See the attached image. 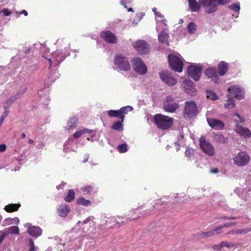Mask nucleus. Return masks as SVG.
<instances>
[{"instance_id":"nucleus-1","label":"nucleus","mask_w":251,"mask_h":251,"mask_svg":"<svg viewBox=\"0 0 251 251\" xmlns=\"http://www.w3.org/2000/svg\"><path fill=\"white\" fill-rule=\"evenodd\" d=\"M153 119L156 126L163 130L169 129L174 124L173 118L160 113L154 115Z\"/></svg>"},{"instance_id":"nucleus-2","label":"nucleus","mask_w":251,"mask_h":251,"mask_svg":"<svg viewBox=\"0 0 251 251\" xmlns=\"http://www.w3.org/2000/svg\"><path fill=\"white\" fill-rule=\"evenodd\" d=\"M230 1V0H199L200 4L205 7V11L208 14L216 11L218 5H226Z\"/></svg>"},{"instance_id":"nucleus-3","label":"nucleus","mask_w":251,"mask_h":251,"mask_svg":"<svg viewBox=\"0 0 251 251\" xmlns=\"http://www.w3.org/2000/svg\"><path fill=\"white\" fill-rule=\"evenodd\" d=\"M197 114L198 107L196 102L193 100L186 101L183 111V116L184 119L190 120Z\"/></svg>"},{"instance_id":"nucleus-4","label":"nucleus","mask_w":251,"mask_h":251,"mask_svg":"<svg viewBox=\"0 0 251 251\" xmlns=\"http://www.w3.org/2000/svg\"><path fill=\"white\" fill-rule=\"evenodd\" d=\"M114 65L121 71H126L130 69L128 58L121 54H117L114 59Z\"/></svg>"},{"instance_id":"nucleus-5","label":"nucleus","mask_w":251,"mask_h":251,"mask_svg":"<svg viewBox=\"0 0 251 251\" xmlns=\"http://www.w3.org/2000/svg\"><path fill=\"white\" fill-rule=\"evenodd\" d=\"M151 207L152 208L151 209V210L149 211L148 205L147 209H146L145 210H142V206H139L137 208L130 211V212L128 213L127 216L129 217L128 219H130V220H133L139 218L141 217L148 215L151 213V211H152L153 210H154V205L151 206Z\"/></svg>"},{"instance_id":"nucleus-6","label":"nucleus","mask_w":251,"mask_h":251,"mask_svg":"<svg viewBox=\"0 0 251 251\" xmlns=\"http://www.w3.org/2000/svg\"><path fill=\"white\" fill-rule=\"evenodd\" d=\"M233 160L236 165L242 167L249 163L250 157L247 152L242 151L233 157Z\"/></svg>"},{"instance_id":"nucleus-7","label":"nucleus","mask_w":251,"mask_h":251,"mask_svg":"<svg viewBox=\"0 0 251 251\" xmlns=\"http://www.w3.org/2000/svg\"><path fill=\"white\" fill-rule=\"evenodd\" d=\"M169 63L171 69L176 72L180 73L183 69V62L177 56L169 54L168 56Z\"/></svg>"},{"instance_id":"nucleus-8","label":"nucleus","mask_w":251,"mask_h":251,"mask_svg":"<svg viewBox=\"0 0 251 251\" xmlns=\"http://www.w3.org/2000/svg\"><path fill=\"white\" fill-rule=\"evenodd\" d=\"M133 107L131 106H124L118 110H110L107 111L108 115L110 117H118L120 119H125V115L128 112L132 111Z\"/></svg>"},{"instance_id":"nucleus-9","label":"nucleus","mask_w":251,"mask_h":251,"mask_svg":"<svg viewBox=\"0 0 251 251\" xmlns=\"http://www.w3.org/2000/svg\"><path fill=\"white\" fill-rule=\"evenodd\" d=\"M163 109L169 113L175 112L179 107V104L170 96L166 97L163 104Z\"/></svg>"},{"instance_id":"nucleus-10","label":"nucleus","mask_w":251,"mask_h":251,"mask_svg":"<svg viewBox=\"0 0 251 251\" xmlns=\"http://www.w3.org/2000/svg\"><path fill=\"white\" fill-rule=\"evenodd\" d=\"M199 142L200 147L204 153L209 156H213L215 154L214 148L206 140L205 137H201Z\"/></svg>"},{"instance_id":"nucleus-11","label":"nucleus","mask_w":251,"mask_h":251,"mask_svg":"<svg viewBox=\"0 0 251 251\" xmlns=\"http://www.w3.org/2000/svg\"><path fill=\"white\" fill-rule=\"evenodd\" d=\"M132 67L134 71L140 75L147 73V68L141 59L136 57L132 60Z\"/></svg>"},{"instance_id":"nucleus-12","label":"nucleus","mask_w":251,"mask_h":251,"mask_svg":"<svg viewBox=\"0 0 251 251\" xmlns=\"http://www.w3.org/2000/svg\"><path fill=\"white\" fill-rule=\"evenodd\" d=\"M132 45L139 54H147L149 50V45L144 40H140L134 42Z\"/></svg>"},{"instance_id":"nucleus-13","label":"nucleus","mask_w":251,"mask_h":251,"mask_svg":"<svg viewBox=\"0 0 251 251\" xmlns=\"http://www.w3.org/2000/svg\"><path fill=\"white\" fill-rule=\"evenodd\" d=\"M159 76L161 80L169 86H174L176 83V80L168 71L161 72Z\"/></svg>"},{"instance_id":"nucleus-14","label":"nucleus","mask_w":251,"mask_h":251,"mask_svg":"<svg viewBox=\"0 0 251 251\" xmlns=\"http://www.w3.org/2000/svg\"><path fill=\"white\" fill-rule=\"evenodd\" d=\"M202 68L201 66H190L187 68L189 76L194 80L198 81L200 79L201 73Z\"/></svg>"},{"instance_id":"nucleus-15","label":"nucleus","mask_w":251,"mask_h":251,"mask_svg":"<svg viewBox=\"0 0 251 251\" xmlns=\"http://www.w3.org/2000/svg\"><path fill=\"white\" fill-rule=\"evenodd\" d=\"M100 36L108 43L116 44L117 43V39L115 35L110 31L105 30L102 31L100 33Z\"/></svg>"},{"instance_id":"nucleus-16","label":"nucleus","mask_w":251,"mask_h":251,"mask_svg":"<svg viewBox=\"0 0 251 251\" xmlns=\"http://www.w3.org/2000/svg\"><path fill=\"white\" fill-rule=\"evenodd\" d=\"M228 91L236 99L241 100L244 98V91L243 89H241L238 86H233L228 89Z\"/></svg>"},{"instance_id":"nucleus-17","label":"nucleus","mask_w":251,"mask_h":251,"mask_svg":"<svg viewBox=\"0 0 251 251\" xmlns=\"http://www.w3.org/2000/svg\"><path fill=\"white\" fill-rule=\"evenodd\" d=\"M207 121L209 126L212 128L217 130L223 129L225 126L224 123L218 119L207 118Z\"/></svg>"},{"instance_id":"nucleus-18","label":"nucleus","mask_w":251,"mask_h":251,"mask_svg":"<svg viewBox=\"0 0 251 251\" xmlns=\"http://www.w3.org/2000/svg\"><path fill=\"white\" fill-rule=\"evenodd\" d=\"M234 130L240 135L245 138L250 137L251 135V132L248 128L243 127L238 125H236L234 128Z\"/></svg>"},{"instance_id":"nucleus-19","label":"nucleus","mask_w":251,"mask_h":251,"mask_svg":"<svg viewBox=\"0 0 251 251\" xmlns=\"http://www.w3.org/2000/svg\"><path fill=\"white\" fill-rule=\"evenodd\" d=\"M205 75L209 78L214 79L215 82H217L218 80V75L217 71L214 68H210L205 70L204 72Z\"/></svg>"},{"instance_id":"nucleus-20","label":"nucleus","mask_w":251,"mask_h":251,"mask_svg":"<svg viewBox=\"0 0 251 251\" xmlns=\"http://www.w3.org/2000/svg\"><path fill=\"white\" fill-rule=\"evenodd\" d=\"M229 69V65L225 61H221L218 66V71L221 76L224 75Z\"/></svg>"},{"instance_id":"nucleus-21","label":"nucleus","mask_w":251,"mask_h":251,"mask_svg":"<svg viewBox=\"0 0 251 251\" xmlns=\"http://www.w3.org/2000/svg\"><path fill=\"white\" fill-rule=\"evenodd\" d=\"M70 209L69 205H60L57 209L58 215L62 217H65L70 212Z\"/></svg>"},{"instance_id":"nucleus-22","label":"nucleus","mask_w":251,"mask_h":251,"mask_svg":"<svg viewBox=\"0 0 251 251\" xmlns=\"http://www.w3.org/2000/svg\"><path fill=\"white\" fill-rule=\"evenodd\" d=\"M27 232L32 236L37 237L42 234V230L38 226H31L28 228Z\"/></svg>"},{"instance_id":"nucleus-23","label":"nucleus","mask_w":251,"mask_h":251,"mask_svg":"<svg viewBox=\"0 0 251 251\" xmlns=\"http://www.w3.org/2000/svg\"><path fill=\"white\" fill-rule=\"evenodd\" d=\"M194 83L192 81H188L185 83L184 87L185 89V92L191 96L195 95L196 92V89L194 87Z\"/></svg>"},{"instance_id":"nucleus-24","label":"nucleus","mask_w":251,"mask_h":251,"mask_svg":"<svg viewBox=\"0 0 251 251\" xmlns=\"http://www.w3.org/2000/svg\"><path fill=\"white\" fill-rule=\"evenodd\" d=\"M21 207L20 203H11L8 204L4 207V209L8 213H11L17 211L19 208Z\"/></svg>"},{"instance_id":"nucleus-25","label":"nucleus","mask_w":251,"mask_h":251,"mask_svg":"<svg viewBox=\"0 0 251 251\" xmlns=\"http://www.w3.org/2000/svg\"><path fill=\"white\" fill-rule=\"evenodd\" d=\"M97 188H95L91 185L87 184L80 188V190L84 194H91L97 191Z\"/></svg>"},{"instance_id":"nucleus-26","label":"nucleus","mask_w":251,"mask_h":251,"mask_svg":"<svg viewBox=\"0 0 251 251\" xmlns=\"http://www.w3.org/2000/svg\"><path fill=\"white\" fill-rule=\"evenodd\" d=\"M189 6L193 12H198L200 10L201 5L198 3L196 0H188Z\"/></svg>"},{"instance_id":"nucleus-27","label":"nucleus","mask_w":251,"mask_h":251,"mask_svg":"<svg viewBox=\"0 0 251 251\" xmlns=\"http://www.w3.org/2000/svg\"><path fill=\"white\" fill-rule=\"evenodd\" d=\"M169 35L164 31L158 34V40L160 42L166 44L167 46L169 45L168 42Z\"/></svg>"},{"instance_id":"nucleus-28","label":"nucleus","mask_w":251,"mask_h":251,"mask_svg":"<svg viewBox=\"0 0 251 251\" xmlns=\"http://www.w3.org/2000/svg\"><path fill=\"white\" fill-rule=\"evenodd\" d=\"M78 121V118L75 116L70 118L68 121V129L75 128L77 126Z\"/></svg>"},{"instance_id":"nucleus-29","label":"nucleus","mask_w":251,"mask_h":251,"mask_svg":"<svg viewBox=\"0 0 251 251\" xmlns=\"http://www.w3.org/2000/svg\"><path fill=\"white\" fill-rule=\"evenodd\" d=\"M124 119H120L119 120L117 121L116 122L113 124V125L111 126V128L117 131H122L123 130L122 124L124 122Z\"/></svg>"},{"instance_id":"nucleus-30","label":"nucleus","mask_w":251,"mask_h":251,"mask_svg":"<svg viewBox=\"0 0 251 251\" xmlns=\"http://www.w3.org/2000/svg\"><path fill=\"white\" fill-rule=\"evenodd\" d=\"M77 204L85 206H90L92 202L88 200H86L83 197L79 198L76 201Z\"/></svg>"},{"instance_id":"nucleus-31","label":"nucleus","mask_w":251,"mask_h":251,"mask_svg":"<svg viewBox=\"0 0 251 251\" xmlns=\"http://www.w3.org/2000/svg\"><path fill=\"white\" fill-rule=\"evenodd\" d=\"M197 29V26L194 22L190 23L187 26V30L189 33L194 34Z\"/></svg>"},{"instance_id":"nucleus-32","label":"nucleus","mask_w":251,"mask_h":251,"mask_svg":"<svg viewBox=\"0 0 251 251\" xmlns=\"http://www.w3.org/2000/svg\"><path fill=\"white\" fill-rule=\"evenodd\" d=\"M75 193L73 190L69 189L67 196L64 198L67 202H71L75 199Z\"/></svg>"},{"instance_id":"nucleus-33","label":"nucleus","mask_w":251,"mask_h":251,"mask_svg":"<svg viewBox=\"0 0 251 251\" xmlns=\"http://www.w3.org/2000/svg\"><path fill=\"white\" fill-rule=\"evenodd\" d=\"M224 105L225 107L226 108H234L235 106V101L232 98L229 97Z\"/></svg>"},{"instance_id":"nucleus-34","label":"nucleus","mask_w":251,"mask_h":251,"mask_svg":"<svg viewBox=\"0 0 251 251\" xmlns=\"http://www.w3.org/2000/svg\"><path fill=\"white\" fill-rule=\"evenodd\" d=\"M19 233V229L17 226H11L8 228L7 233L11 234H18Z\"/></svg>"},{"instance_id":"nucleus-35","label":"nucleus","mask_w":251,"mask_h":251,"mask_svg":"<svg viewBox=\"0 0 251 251\" xmlns=\"http://www.w3.org/2000/svg\"><path fill=\"white\" fill-rule=\"evenodd\" d=\"M17 99L16 97H12L7 99L5 102L6 105L4 106V108H8Z\"/></svg>"},{"instance_id":"nucleus-36","label":"nucleus","mask_w":251,"mask_h":251,"mask_svg":"<svg viewBox=\"0 0 251 251\" xmlns=\"http://www.w3.org/2000/svg\"><path fill=\"white\" fill-rule=\"evenodd\" d=\"M214 139L217 142L225 143L226 142L227 139L222 134H217L214 136Z\"/></svg>"},{"instance_id":"nucleus-37","label":"nucleus","mask_w":251,"mask_h":251,"mask_svg":"<svg viewBox=\"0 0 251 251\" xmlns=\"http://www.w3.org/2000/svg\"><path fill=\"white\" fill-rule=\"evenodd\" d=\"M206 94L207 98L209 99L213 100H215L218 99V97L217 95L212 91L207 90Z\"/></svg>"},{"instance_id":"nucleus-38","label":"nucleus","mask_w":251,"mask_h":251,"mask_svg":"<svg viewBox=\"0 0 251 251\" xmlns=\"http://www.w3.org/2000/svg\"><path fill=\"white\" fill-rule=\"evenodd\" d=\"M222 247H226L227 248H236L240 245L239 244H234L232 243H228L227 242L222 241Z\"/></svg>"},{"instance_id":"nucleus-39","label":"nucleus","mask_w":251,"mask_h":251,"mask_svg":"<svg viewBox=\"0 0 251 251\" xmlns=\"http://www.w3.org/2000/svg\"><path fill=\"white\" fill-rule=\"evenodd\" d=\"M197 235L202 238H207L212 236L211 230L207 232L201 231L197 233Z\"/></svg>"},{"instance_id":"nucleus-40","label":"nucleus","mask_w":251,"mask_h":251,"mask_svg":"<svg viewBox=\"0 0 251 251\" xmlns=\"http://www.w3.org/2000/svg\"><path fill=\"white\" fill-rule=\"evenodd\" d=\"M251 231V228H247L244 229H238L235 230V233L236 234H247L248 232Z\"/></svg>"},{"instance_id":"nucleus-41","label":"nucleus","mask_w":251,"mask_h":251,"mask_svg":"<svg viewBox=\"0 0 251 251\" xmlns=\"http://www.w3.org/2000/svg\"><path fill=\"white\" fill-rule=\"evenodd\" d=\"M223 228L221 225V226H217L215 229L211 230V231L212 236L220 234L222 232L221 230Z\"/></svg>"},{"instance_id":"nucleus-42","label":"nucleus","mask_w":251,"mask_h":251,"mask_svg":"<svg viewBox=\"0 0 251 251\" xmlns=\"http://www.w3.org/2000/svg\"><path fill=\"white\" fill-rule=\"evenodd\" d=\"M117 148L121 152H126L127 151V145L126 144L119 145Z\"/></svg>"},{"instance_id":"nucleus-43","label":"nucleus","mask_w":251,"mask_h":251,"mask_svg":"<svg viewBox=\"0 0 251 251\" xmlns=\"http://www.w3.org/2000/svg\"><path fill=\"white\" fill-rule=\"evenodd\" d=\"M229 8L234 12H238L240 9L239 5L236 3H233L229 5Z\"/></svg>"},{"instance_id":"nucleus-44","label":"nucleus","mask_w":251,"mask_h":251,"mask_svg":"<svg viewBox=\"0 0 251 251\" xmlns=\"http://www.w3.org/2000/svg\"><path fill=\"white\" fill-rule=\"evenodd\" d=\"M185 155L188 157L189 158L191 159L193 154V150L192 149L187 148L185 152Z\"/></svg>"},{"instance_id":"nucleus-45","label":"nucleus","mask_w":251,"mask_h":251,"mask_svg":"<svg viewBox=\"0 0 251 251\" xmlns=\"http://www.w3.org/2000/svg\"><path fill=\"white\" fill-rule=\"evenodd\" d=\"M110 222L112 223H115V224H114V226H117V227H120L122 225V224L123 223V221L119 222L118 221V220L116 218H112Z\"/></svg>"},{"instance_id":"nucleus-46","label":"nucleus","mask_w":251,"mask_h":251,"mask_svg":"<svg viewBox=\"0 0 251 251\" xmlns=\"http://www.w3.org/2000/svg\"><path fill=\"white\" fill-rule=\"evenodd\" d=\"M27 90V89L26 87L24 88L23 89H22L21 90L20 92L17 93L14 97H17V99H19V98H20L21 97V96L22 95H23L24 93H25L26 92Z\"/></svg>"},{"instance_id":"nucleus-47","label":"nucleus","mask_w":251,"mask_h":251,"mask_svg":"<svg viewBox=\"0 0 251 251\" xmlns=\"http://www.w3.org/2000/svg\"><path fill=\"white\" fill-rule=\"evenodd\" d=\"M8 113H9V111H7V110H5L3 113V114H2V115L1 116V117L0 118V124L2 123V122H3L5 118L7 116Z\"/></svg>"},{"instance_id":"nucleus-48","label":"nucleus","mask_w":251,"mask_h":251,"mask_svg":"<svg viewBox=\"0 0 251 251\" xmlns=\"http://www.w3.org/2000/svg\"><path fill=\"white\" fill-rule=\"evenodd\" d=\"M238 223L236 222H230V223H228L224 224L223 225H222V226L223 228L229 227L232 226L234 225H236Z\"/></svg>"},{"instance_id":"nucleus-49","label":"nucleus","mask_w":251,"mask_h":251,"mask_svg":"<svg viewBox=\"0 0 251 251\" xmlns=\"http://www.w3.org/2000/svg\"><path fill=\"white\" fill-rule=\"evenodd\" d=\"M30 248L28 251H36L34 243L32 239H30Z\"/></svg>"},{"instance_id":"nucleus-50","label":"nucleus","mask_w":251,"mask_h":251,"mask_svg":"<svg viewBox=\"0 0 251 251\" xmlns=\"http://www.w3.org/2000/svg\"><path fill=\"white\" fill-rule=\"evenodd\" d=\"M82 135H83V132L82 131V129L79 130L78 131H76L73 135L74 137L75 138H79Z\"/></svg>"},{"instance_id":"nucleus-51","label":"nucleus","mask_w":251,"mask_h":251,"mask_svg":"<svg viewBox=\"0 0 251 251\" xmlns=\"http://www.w3.org/2000/svg\"><path fill=\"white\" fill-rule=\"evenodd\" d=\"M233 116H236L238 118V119H234L237 122H240L241 123H244L245 122V120L242 119L238 114L235 113Z\"/></svg>"},{"instance_id":"nucleus-52","label":"nucleus","mask_w":251,"mask_h":251,"mask_svg":"<svg viewBox=\"0 0 251 251\" xmlns=\"http://www.w3.org/2000/svg\"><path fill=\"white\" fill-rule=\"evenodd\" d=\"M212 248L214 250H217V251L221 250L222 248H223L222 246V242H221L218 245L216 244V245H213Z\"/></svg>"},{"instance_id":"nucleus-53","label":"nucleus","mask_w":251,"mask_h":251,"mask_svg":"<svg viewBox=\"0 0 251 251\" xmlns=\"http://www.w3.org/2000/svg\"><path fill=\"white\" fill-rule=\"evenodd\" d=\"M8 220L10 221V224H16L18 225L20 222V220L17 217L8 219Z\"/></svg>"},{"instance_id":"nucleus-54","label":"nucleus","mask_w":251,"mask_h":251,"mask_svg":"<svg viewBox=\"0 0 251 251\" xmlns=\"http://www.w3.org/2000/svg\"><path fill=\"white\" fill-rule=\"evenodd\" d=\"M1 12H2L6 16H8L11 14V12L7 8L3 9L1 10Z\"/></svg>"},{"instance_id":"nucleus-55","label":"nucleus","mask_w":251,"mask_h":251,"mask_svg":"<svg viewBox=\"0 0 251 251\" xmlns=\"http://www.w3.org/2000/svg\"><path fill=\"white\" fill-rule=\"evenodd\" d=\"M152 10L154 12V14L158 16V17L160 18L164 17L163 15L160 12L156 11V8H154Z\"/></svg>"},{"instance_id":"nucleus-56","label":"nucleus","mask_w":251,"mask_h":251,"mask_svg":"<svg viewBox=\"0 0 251 251\" xmlns=\"http://www.w3.org/2000/svg\"><path fill=\"white\" fill-rule=\"evenodd\" d=\"M82 131L83 132V134H85V133H91L93 132V130H92V129H89L88 128H84L83 129H82Z\"/></svg>"},{"instance_id":"nucleus-57","label":"nucleus","mask_w":251,"mask_h":251,"mask_svg":"<svg viewBox=\"0 0 251 251\" xmlns=\"http://www.w3.org/2000/svg\"><path fill=\"white\" fill-rule=\"evenodd\" d=\"M6 149V146L5 144H0V152H4Z\"/></svg>"},{"instance_id":"nucleus-58","label":"nucleus","mask_w":251,"mask_h":251,"mask_svg":"<svg viewBox=\"0 0 251 251\" xmlns=\"http://www.w3.org/2000/svg\"><path fill=\"white\" fill-rule=\"evenodd\" d=\"M219 172V170L218 168H213L210 170V173L217 174Z\"/></svg>"},{"instance_id":"nucleus-59","label":"nucleus","mask_w":251,"mask_h":251,"mask_svg":"<svg viewBox=\"0 0 251 251\" xmlns=\"http://www.w3.org/2000/svg\"><path fill=\"white\" fill-rule=\"evenodd\" d=\"M120 3L121 5H122L125 8H127V5L126 3L125 2V0H121L120 1Z\"/></svg>"},{"instance_id":"nucleus-60","label":"nucleus","mask_w":251,"mask_h":251,"mask_svg":"<svg viewBox=\"0 0 251 251\" xmlns=\"http://www.w3.org/2000/svg\"><path fill=\"white\" fill-rule=\"evenodd\" d=\"M19 14H23L25 16H27V15H28V13L25 10H23L22 11L20 12Z\"/></svg>"},{"instance_id":"nucleus-61","label":"nucleus","mask_w":251,"mask_h":251,"mask_svg":"<svg viewBox=\"0 0 251 251\" xmlns=\"http://www.w3.org/2000/svg\"><path fill=\"white\" fill-rule=\"evenodd\" d=\"M227 218H228V216H221L220 217H218L217 218V219L218 220H224V219H227Z\"/></svg>"},{"instance_id":"nucleus-62","label":"nucleus","mask_w":251,"mask_h":251,"mask_svg":"<svg viewBox=\"0 0 251 251\" xmlns=\"http://www.w3.org/2000/svg\"><path fill=\"white\" fill-rule=\"evenodd\" d=\"M235 230H232L229 231L228 233H227V234H234L235 233Z\"/></svg>"},{"instance_id":"nucleus-63","label":"nucleus","mask_w":251,"mask_h":251,"mask_svg":"<svg viewBox=\"0 0 251 251\" xmlns=\"http://www.w3.org/2000/svg\"><path fill=\"white\" fill-rule=\"evenodd\" d=\"M238 219V218L236 217L231 216V217H228V218H227V220H235V219Z\"/></svg>"},{"instance_id":"nucleus-64","label":"nucleus","mask_w":251,"mask_h":251,"mask_svg":"<svg viewBox=\"0 0 251 251\" xmlns=\"http://www.w3.org/2000/svg\"><path fill=\"white\" fill-rule=\"evenodd\" d=\"M48 59V61L49 62V65H50L49 68H50V67L51 66L52 64V61L51 59L50 58Z\"/></svg>"}]
</instances>
